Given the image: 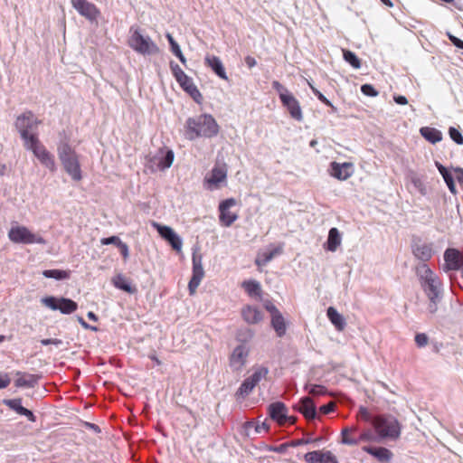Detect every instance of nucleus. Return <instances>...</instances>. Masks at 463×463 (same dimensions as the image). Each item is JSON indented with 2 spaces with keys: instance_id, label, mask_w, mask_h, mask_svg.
Listing matches in <instances>:
<instances>
[{
  "instance_id": "obj_1",
  "label": "nucleus",
  "mask_w": 463,
  "mask_h": 463,
  "mask_svg": "<svg viewBox=\"0 0 463 463\" xmlns=\"http://www.w3.org/2000/svg\"><path fill=\"white\" fill-rule=\"evenodd\" d=\"M219 132V126L210 114H202L189 118L185 123V137L189 140L198 137L210 138Z\"/></svg>"
},
{
  "instance_id": "obj_2",
  "label": "nucleus",
  "mask_w": 463,
  "mask_h": 463,
  "mask_svg": "<svg viewBox=\"0 0 463 463\" xmlns=\"http://www.w3.org/2000/svg\"><path fill=\"white\" fill-rule=\"evenodd\" d=\"M57 154L64 171L73 181H80L82 172L76 151L67 142H61L57 146Z\"/></svg>"
},
{
  "instance_id": "obj_3",
  "label": "nucleus",
  "mask_w": 463,
  "mask_h": 463,
  "mask_svg": "<svg viewBox=\"0 0 463 463\" xmlns=\"http://www.w3.org/2000/svg\"><path fill=\"white\" fill-rule=\"evenodd\" d=\"M372 424L380 439H397L401 435V424L392 415H380L373 419Z\"/></svg>"
},
{
  "instance_id": "obj_4",
  "label": "nucleus",
  "mask_w": 463,
  "mask_h": 463,
  "mask_svg": "<svg viewBox=\"0 0 463 463\" xmlns=\"http://www.w3.org/2000/svg\"><path fill=\"white\" fill-rule=\"evenodd\" d=\"M416 275L427 296H431L435 298L441 295V283L438 276L426 263H420L416 267Z\"/></svg>"
},
{
  "instance_id": "obj_5",
  "label": "nucleus",
  "mask_w": 463,
  "mask_h": 463,
  "mask_svg": "<svg viewBox=\"0 0 463 463\" xmlns=\"http://www.w3.org/2000/svg\"><path fill=\"white\" fill-rule=\"evenodd\" d=\"M40 121L34 117L31 111H26L20 115L15 121V127L18 129L24 146L39 139L37 135L33 131L36 129Z\"/></svg>"
},
{
  "instance_id": "obj_6",
  "label": "nucleus",
  "mask_w": 463,
  "mask_h": 463,
  "mask_svg": "<svg viewBox=\"0 0 463 463\" xmlns=\"http://www.w3.org/2000/svg\"><path fill=\"white\" fill-rule=\"evenodd\" d=\"M8 238L14 243L42 244L47 243L46 240L38 233H34L23 225L12 226L8 232Z\"/></svg>"
},
{
  "instance_id": "obj_7",
  "label": "nucleus",
  "mask_w": 463,
  "mask_h": 463,
  "mask_svg": "<svg viewBox=\"0 0 463 463\" xmlns=\"http://www.w3.org/2000/svg\"><path fill=\"white\" fill-rule=\"evenodd\" d=\"M228 165L223 161L217 160L213 169L205 175L203 185L207 190L213 191L221 188L227 183Z\"/></svg>"
},
{
  "instance_id": "obj_8",
  "label": "nucleus",
  "mask_w": 463,
  "mask_h": 463,
  "mask_svg": "<svg viewBox=\"0 0 463 463\" xmlns=\"http://www.w3.org/2000/svg\"><path fill=\"white\" fill-rule=\"evenodd\" d=\"M129 46L137 52L143 55H153L159 52L157 45L147 35H143L138 29H131Z\"/></svg>"
},
{
  "instance_id": "obj_9",
  "label": "nucleus",
  "mask_w": 463,
  "mask_h": 463,
  "mask_svg": "<svg viewBox=\"0 0 463 463\" xmlns=\"http://www.w3.org/2000/svg\"><path fill=\"white\" fill-rule=\"evenodd\" d=\"M27 150L33 152L41 165L46 167L50 172L54 173L57 170V165L54 156L40 142L39 139L24 146Z\"/></svg>"
},
{
  "instance_id": "obj_10",
  "label": "nucleus",
  "mask_w": 463,
  "mask_h": 463,
  "mask_svg": "<svg viewBox=\"0 0 463 463\" xmlns=\"http://www.w3.org/2000/svg\"><path fill=\"white\" fill-rule=\"evenodd\" d=\"M269 373V369L265 366H258L253 368V373L251 375L247 377L239 389L236 392V395L238 397L244 398L248 396L255 386L264 378H266Z\"/></svg>"
},
{
  "instance_id": "obj_11",
  "label": "nucleus",
  "mask_w": 463,
  "mask_h": 463,
  "mask_svg": "<svg viewBox=\"0 0 463 463\" xmlns=\"http://www.w3.org/2000/svg\"><path fill=\"white\" fill-rule=\"evenodd\" d=\"M175 158L173 150L159 149L157 153L152 156H148L147 167L152 171H164L169 168Z\"/></svg>"
},
{
  "instance_id": "obj_12",
  "label": "nucleus",
  "mask_w": 463,
  "mask_h": 463,
  "mask_svg": "<svg viewBox=\"0 0 463 463\" xmlns=\"http://www.w3.org/2000/svg\"><path fill=\"white\" fill-rule=\"evenodd\" d=\"M41 302L50 309L60 310L65 315L71 314L78 308L75 301L66 298L45 297L41 299Z\"/></svg>"
},
{
  "instance_id": "obj_13",
  "label": "nucleus",
  "mask_w": 463,
  "mask_h": 463,
  "mask_svg": "<svg viewBox=\"0 0 463 463\" xmlns=\"http://www.w3.org/2000/svg\"><path fill=\"white\" fill-rule=\"evenodd\" d=\"M192 262L193 274L188 283L190 294H194L196 291L202 279L204 277V270L203 268V256L197 250H194L193 251Z\"/></svg>"
},
{
  "instance_id": "obj_14",
  "label": "nucleus",
  "mask_w": 463,
  "mask_h": 463,
  "mask_svg": "<svg viewBox=\"0 0 463 463\" xmlns=\"http://www.w3.org/2000/svg\"><path fill=\"white\" fill-rule=\"evenodd\" d=\"M152 226L157 231L160 236L165 240L177 252L181 251L183 246L182 238L169 226L152 222Z\"/></svg>"
},
{
  "instance_id": "obj_15",
  "label": "nucleus",
  "mask_w": 463,
  "mask_h": 463,
  "mask_svg": "<svg viewBox=\"0 0 463 463\" xmlns=\"http://www.w3.org/2000/svg\"><path fill=\"white\" fill-rule=\"evenodd\" d=\"M249 348L245 345L236 346L230 356V366L233 371H241L246 364Z\"/></svg>"
},
{
  "instance_id": "obj_16",
  "label": "nucleus",
  "mask_w": 463,
  "mask_h": 463,
  "mask_svg": "<svg viewBox=\"0 0 463 463\" xmlns=\"http://www.w3.org/2000/svg\"><path fill=\"white\" fill-rule=\"evenodd\" d=\"M236 204V200L233 198H229L222 201L219 205L220 212V222L222 225L229 227L231 226L238 218L237 214L232 213L230 209Z\"/></svg>"
},
{
  "instance_id": "obj_17",
  "label": "nucleus",
  "mask_w": 463,
  "mask_h": 463,
  "mask_svg": "<svg viewBox=\"0 0 463 463\" xmlns=\"http://www.w3.org/2000/svg\"><path fill=\"white\" fill-rule=\"evenodd\" d=\"M445 269L458 270L463 266V256L456 249H448L444 253Z\"/></svg>"
},
{
  "instance_id": "obj_18",
  "label": "nucleus",
  "mask_w": 463,
  "mask_h": 463,
  "mask_svg": "<svg viewBox=\"0 0 463 463\" xmlns=\"http://www.w3.org/2000/svg\"><path fill=\"white\" fill-rule=\"evenodd\" d=\"M72 6L77 12L89 20H94L99 14L97 7L86 0H71Z\"/></svg>"
},
{
  "instance_id": "obj_19",
  "label": "nucleus",
  "mask_w": 463,
  "mask_h": 463,
  "mask_svg": "<svg viewBox=\"0 0 463 463\" xmlns=\"http://www.w3.org/2000/svg\"><path fill=\"white\" fill-rule=\"evenodd\" d=\"M307 463H338L335 456L331 451L315 450L307 452L304 456Z\"/></svg>"
},
{
  "instance_id": "obj_20",
  "label": "nucleus",
  "mask_w": 463,
  "mask_h": 463,
  "mask_svg": "<svg viewBox=\"0 0 463 463\" xmlns=\"http://www.w3.org/2000/svg\"><path fill=\"white\" fill-rule=\"evenodd\" d=\"M353 173V165L351 163L340 164L332 162L330 164V175L338 180L345 181L352 176Z\"/></svg>"
},
{
  "instance_id": "obj_21",
  "label": "nucleus",
  "mask_w": 463,
  "mask_h": 463,
  "mask_svg": "<svg viewBox=\"0 0 463 463\" xmlns=\"http://www.w3.org/2000/svg\"><path fill=\"white\" fill-rule=\"evenodd\" d=\"M176 81L179 83L180 87L194 99V101L200 102L202 95L191 77L185 74L182 78L177 79Z\"/></svg>"
},
{
  "instance_id": "obj_22",
  "label": "nucleus",
  "mask_w": 463,
  "mask_h": 463,
  "mask_svg": "<svg viewBox=\"0 0 463 463\" xmlns=\"http://www.w3.org/2000/svg\"><path fill=\"white\" fill-rule=\"evenodd\" d=\"M412 253L416 259L425 263L432 257L433 250L430 244L418 241L412 245Z\"/></svg>"
},
{
  "instance_id": "obj_23",
  "label": "nucleus",
  "mask_w": 463,
  "mask_h": 463,
  "mask_svg": "<svg viewBox=\"0 0 463 463\" xmlns=\"http://www.w3.org/2000/svg\"><path fill=\"white\" fill-rule=\"evenodd\" d=\"M281 102H282L283 106L287 108L290 116L294 119H296L298 121H302L303 115H302V110H301L299 102L292 94H290L287 98H284Z\"/></svg>"
},
{
  "instance_id": "obj_24",
  "label": "nucleus",
  "mask_w": 463,
  "mask_h": 463,
  "mask_svg": "<svg viewBox=\"0 0 463 463\" xmlns=\"http://www.w3.org/2000/svg\"><path fill=\"white\" fill-rule=\"evenodd\" d=\"M4 403L9 407L11 410L14 411L16 413L25 416L28 420L31 422L36 421V417L33 413L32 411L24 408L22 406V400L21 399H11V400H5Z\"/></svg>"
},
{
  "instance_id": "obj_25",
  "label": "nucleus",
  "mask_w": 463,
  "mask_h": 463,
  "mask_svg": "<svg viewBox=\"0 0 463 463\" xmlns=\"http://www.w3.org/2000/svg\"><path fill=\"white\" fill-rule=\"evenodd\" d=\"M269 412L271 419L277 420L280 424H283L288 420L287 408L285 404L280 402L271 403L269 407Z\"/></svg>"
},
{
  "instance_id": "obj_26",
  "label": "nucleus",
  "mask_w": 463,
  "mask_h": 463,
  "mask_svg": "<svg viewBox=\"0 0 463 463\" xmlns=\"http://www.w3.org/2000/svg\"><path fill=\"white\" fill-rule=\"evenodd\" d=\"M241 315L248 324H257L263 319L261 311L253 306H246L241 310Z\"/></svg>"
},
{
  "instance_id": "obj_27",
  "label": "nucleus",
  "mask_w": 463,
  "mask_h": 463,
  "mask_svg": "<svg viewBox=\"0 0 463 463\" xmlns=\"http://www.w3.org/2000/svg\"><path fill=\"white\" fill-rule=\"evenodd\" d=\"M205 63L214 71L221 79L227 80L228 77L221 59L214 55L205 57Z\"/></svg>"
},
{
  "instance_id": "obj_28",
  "label": "nucleus",
  "mask_w": 463,
  "mask_h": 463,
  "mask_svg": "<svg viewBox=\"0 0 463 463\" xmlns=\"http://www.w3.org/2000/svg\"><path fill=\"white\" fill-rule=\"evenodd\" d=\"M364 450L376 458L380 462H389L392 458V452L383 447H364Z\"/></svg>"
},
{
  "instance_id": "obj_29",
  "label": "nucleus",
  "mask_w": 463,
  "mask_h": 463,
  "mask_svg": "<svg viewBox=\"0 0 463 463\" xmlns=\"http://www.w3.org/2000/svg\"><path fill=\"white\" fill-rule=\"evenodd\" d=\"M298 411L307 420H313L316 418L317 411L313 401L309 397H304L298 403Z\"/></svg>"
},
{
  "instance_id": "obj_30",
  "label": "nucleus",
  "mask_w": 463,
  "mask_h": 463,
  "mask_svg": "<svg viewBox=\"0 0 463 463\" xmlns=\"http://www.w3.org/2000/svg\"><path fill=\"white\" fill-rule=\"evenodd\" d=\"M17 378L15 379L16 387L33 388L37 383L40 376L36 374L24 373L21 372L16 373Z\"/></svg>"
},
{
  "instance_id": "obj_31",
  "label": "nucleus",
  "mask_w": 463,
  "mask_h": 463,
  "mask_svg": "<svg viewBox=\"0 0 463 463\" xmlns=\"http://www.w3.org/2000/svg\"><path fill=\"white\" fill-rule=\"evenodd\" d=\"M326 315L337 330L342 331L345 327L346 323L344 317L335 307H329L326 310Z\"/></svg>"
},
{
  "instance_id": "obj_32",
  "label": "nucleus",
  "mask_w": 463,
  "mask_h": 463,
  "mask_svg": "<svg viewBox=\"0 0 463 463\" xmlns=\"http://www.w3.org/2000/svg\"><path fill=\"white\" fill-rule=\"evenodd\" d=\"M342 237L337 228H331L326 241V250L335 252L341 245Z\"/></svg>"
},
{
  "instance_id": "obj_33",
  "label": "nucleus",
  "mask_w": 463,
  "mask_h": 463,
  "mask_svg": "<svg viewBox=\"0 0 463 463\" xmlns=\"http://www.w3.org/2000/svg\"><path fill=\"white\" fill-rule=\"evenodd\" d=\"M282 252V247L278 246L271 250L260 253L255 260L256 265L265 266L267 265L275 256L279 255Z\"/></svg>"
},
{
  "instance_id": "obj_34",
  "label": "nucleus",
  "mask_w": 463,
  "mask_h": 463,
  "mask_svg": "<svg viewBox=\"0 0 463 463\" xmlns=\"http://www.w3.org/2000/svg\"><path fill=\"white\" fill-rule=\"evenodd\" d=\"M420 135L431 144H436L442 139V133L434 128L422 127L420 129Z\"/></svg>"
},
{
  "instance_id": "obj_35",
  "label": "nucleus",
  "mask_w": 463,
  "mask_h": 463,
  "mask_svg": "<svg viewBox=\"0 0 463 463\" xmlns=\"http://www.w3.org/2000/svg\"><path fill=\"white\" fill-rule=\"evenodd\" d=\"M113 284L117 288L130 294L137 291L136 288L132 287L129 280L122 274H118L113 279Z\"/></svg>"
},
{
  "instance_id": "obj_36",
  "label": "nucleus",
  "mask_w": 463,
  "mask_h": 463,
  "mask_svg": "<svg viewBox=\"0 0 463 463\" xmlns=\"http://www.w3.org/2000/svg\"><path fill=\"white\" fill-rule=\"evenodd\" d=\"M271 326L275 330L278 336L281 337L286 334V323L281 313L271 317Z\"/></svg>"
},
{
  "instance_id": "obj_37",
  "label": "nucleus",
  "mask_w": 463,
  "mask_h": 463,
  "mask_svg": "<svg viewBox=\"0 0 463 463\" xmlns=\"http://www.w3.org/2000/svg\"><path fill=\"white\" fill-rule=\"evenodd\" d=\"M242 288L250 297L260 298L261 287L260 282L256 280H246L242 282Z\"/></svg>"
},
{
  "instance_id": "obj_38",
  "label": "nucleus",
  "mask_w": 463,
  "mask_h": 463,
  "mask_svg": "<svg viewBox=\"0 0 463 463\" xmlns=\"http://www.w3.org/2000/svg\"><path fill=\"white\" fill-rule=\"evenodd\" d=\"M165 37H166V39H167V41H168V43L170 44L171 52L179 59V61L183 64H185L186 63V59L184 56L179 44L175 41V39L172 36V34L167 33Z\"/></svg>"
},
{
  "instance_id": "obj_39",
  "label": "nucleus",
  "mask_w": 463,
  "mask_h": 463,
  "mask_svg": "<svg viewBox=\"0 0 463 463\" xmlns=\"http://www.w3.org/2000/svg\"><path fill=\"white\" fill-rule=\"evenodd\" d=\"M43 275L48 279L62 280L70 278V271L61 269H45L43 271Z\"/></svg>"
},
{
  "instance_id": "obj_40",
  "label": "nucleus",
  "mask_w": 463,
  "mask_h": 463,
  "mask_svg": "<svg viewBox=\"0 0 463 463\" xmlns=\"http://www.w3.org/2000/svg\"><path fill=\"white\" fill-rule=\"evenodd\" d=\"M343 56L346 62H348L353 68L360 69L361 61L360 59L355 55L354 52L349 50H343Z\"/></svg>"
},
{
  "instance_id": "obj_41",
  "label": "nucleus",
  "mask_w": 463,
  "mask_h": 463,
  "mask_svg": "<svg viewBox=\"0 0 463 463\" xmlns=\"http://www.w3.org/2000/svg\"><path fill=\"white\" fill-rule=\"evenodd\" d=\"M356 431V428H345L342 430V442L347 445H357L356 438H349L347 435L349 433Z\"/></svg>"
},
{
  "instance_id": "obj_42",
  "label": "nucleus",
  "mask_w": 463,
  "mask_h": 463,
  "mask_svg": "<svg viewBox=\"0 0 463 463\" xmlns=\"http://www.w3.org/2000/svg\"><path fill=\"white\" fill-rule=\"evenodd\" d=\"M272 88L279 93L281 101L291 94L286 87L277 80L272 82Z\"/></svg>"
},
{
  "instance_id": "obj_43",
  "label": "nucleus",
  "mask_w": 463,
  "mask_h": 463,
  "mask_svg": "<svg viewBox=\"0 0 463 463\" xmlns=\"http://www.w3.org/2000/svg\"><path fill=\"white\" fill-rule=\"evenodd\" d=\"M312 92L317 96V98L323 102L325 105L330 107L333 112L336 111V108L331 103L329 99H327L324 94H322L318 90H317L312 84L308 83Z\"/></svg>"
},
{
  "instance_id": "obj_44",
  "label": "nucleus",
  "mask_w": 463,
  "mask_h": 463,
  "mask_svg": "<svg viewBox=\"0 0 463 463\" xmlns=\"http://www.w3.org/2000/svg\"><path fill=\"white\" fill-rule=\"evenodd\" d=\"M357 439V444L360 442H372L377 440V436H375L372 430H364L359 434Z\"/></svg>"
},
{
  "instance_id": "obj_45",
  "label": "nucleus",
  "mask_w": 463,
  "mask_h": 463,
  "mask_svg": "<svg viewBox=\"0 0 463 463\" xmlns=\"http://www.w3.org/2000/svg\"><path fill=\"white\" fill-rule=\"evenodd\" d=\"M441 175H442L446 184L448 185V188L449 189V191L453 194H457V190H456V185H455V183H454L453 175L449 172V170L446 171L445 173H443Z\"/></svg>"
},
{
  "instance_id": "obj_46",
  "label": "nucleus",
  "mask_w": 463,
  "mask_h": 463,
  "mask_svg": "<svg viewBox=\"0 0 463 463\" xmlns=\"http://www.w3.org/2000/svg\"><path fill=\"white\" fill-rule=\"evenodd\" d=\"M449 134L450 138L458 145H463V136L459 132L458 129H457L454 127H450L449 128Z\"/></svg>"
},
{
  "instance_id": "obj_47",
  "label": "nucleus",
  "mask_w": 463,
  "mask_h": 463,
  "mask_svg": "<svg viewBox=\"0 0 463 463\" xmlns=\"http://www.w3.org/2000/svg\"><path fill=\"white\" fill-rule=\"evenodd\" d=\"M430 299V303L428 306V312L431 315L435 314L438 309V303L441 298V295L439 297H436L435 298L431 296H427Z\"/></svg>"
},
{
  "instance_id": "obj_48",
  "label": "nucleus",
  "mask_w": 463,
  "mask_h": 463,
  "mask_svg": "<svg viewBox=\"0 0 463 463\" xmlns=\"http://www.w3.org/2000/svg\"><path fill=\"white\" fill-rule=\"evenodd\" d=\"M170 69L175 80L182 78L185 72L175 61H170Z\"/></svg>"
},
{
  "instance_id": "obj_49",
  "label": "nucleus",
  "mask_w": 463,
  "mask_h": 463,
  "mask_svg": "<svg viewBox=\"0 0 463 463\" xmlns=\"http://www.w3.org/2000/svg\"><path fill=\"white\" fill-rule=\"evenodd\" d=\"M361 91L363 94L369 97H376L378 95V91L370 84L362 85Z\"/></svg>"
},
{
  "instance_id": "obj_50",
  "label": "nucleus",
  "mask_w": 463,
  "mask_h": 463,
  "mask_svg": "<svg viewBox=\"0 0 463 463\" xmlns=\"http://www.w3.org/2000/svg\"><path fill=\"white\" fill-rule=\"evenodd\" d=\"M100 242L102 245L114 244L118 247L123 241L118 236H110L108 238H102Z\"/></svg>"
},
{
  "instance_id": "obj_51",
  "label": "nucleus",
  "mask_w": 463,
  "mask_h": 463,
  "mask_svg": "<svg viewBox=\"0 0 463 463\" xmlns=\"http://www.w3.org/2000/svg\"><path fill=\"white\" fill-rule=\"evenodd\" d=\"M429 337L424 333H419L415 335V343L418 347H424L427 345Z\"/></svg>"
},
{
  "instance_id": "obj_52",
  "label": "nucleus",
  "mask_w": 463,
  "mask_h": 463,
  "mask_svg": "<svg viewBox=\"0 0 463 463\" xmlns=\"http://www.w3.org/2000/svg\"><path fill=\"white\" fill-rule=\"evenodd\" d=\"M411 181L421 194H424V185L420 177H418L417 175H412Z\"/></svg>"
},
{
  "instance_id": "obj_53",
  "label": "nucleus",
  "mask_w": 463,
  "mask_h": 463,
  "mask_svg": "<svg viewBox=\"0 0 463 463\" xmlns=\"http://www.w3.org/2000/svg\"><path fill=\"white\" fill-rule=\"evenodd\" d=\"M41 344L43 345H53L59 346V345H62V341L58 338H47V339L41 340Z\"/></svg>"
},
{
  "instance_id": "obj_54",
  "label": "nucleus",
  "mask_w": 463,
  "mask_h": 463,
  "mask_svg": "<svg viewBox=\"0 0 463 463\" xmlns=\"http://www.w3.org/2000/svg\"><path fill=\"white\" fill-rule=\"evenodd\" d=\"M335 409V403L333 402H330L326 404H324L322 405L320 408H319V411L321 413L323 414H328L330 413L331 411H333Z\"/></svg>"
},
{
  "instance_id": "obj_55",
  "label": "nucleus",
  "mask_w": 463,
  "mask_h": 463,
  "mask_svg": "<svg viewBox=\"0 0 463 463\" xmlns=\"http://www.w3.org/2000/svg\"><path fill=\"white\" fill-rule=\"evenodd\" d=\"M309 392L313 395L324 394L326 393V388L322 385H313Z\"/></svg>"
},
{
  "instance_id": "obj_56",
  "label": "nucleus",
  "mask_w": 463,
  "mask_h": 463,
  "mask_svg": "<svg viewBox=\"0 0 463 463\" xmlns=\"http://www.w3.org/2000/svg\"><path fill=\"white\" fill-rule=\"evenodd\" d=\"M448 36L451 43L458 48L463 50V41L458 39V37L452 35L451 33H448Z\"/></svg>"
},
{
  "instance_id": "obj_57",
  "label": "nucleus",
  "mask_w": 463,
  "mask_h": 463,
  "mask_svg": "<svg viewBox=\"0 0 463 463\" xmlns=\"http://www.w3.org/2000/svg\"><path fill=\"white\" fill-rule=\"evenodd\" d=\"M265 308L270 313L271 315V317L279 313H280V311L269 301H268L266 304H265Z\"/></svg>"
},
{
  "instance_id": "obj_58",
  "label": "nucleus",
  "mask_w": 463,
  "mask_h": 463,
  "mask_svg": "<svg viewBox=\"0 0 463 463\" xmlns=\"http://www.w3.org/2000/svg\"><path fill=\"white\" fill-rule=\"evenodd\" d=\"M118 248L120 250L121 255L123 256L124 260H127L128 258V256H129L128 246L125 242H122L118 246Z\"/></svg>"
},
{
  "instance_id": "obj_59",
  "label": "nucleus",
  "mask_w": 463,
  "mask_h": 463,
  "mask_svg": "<svg viewBox=\"0 0 463 463\" xmlns=\"http://www.w3.org/2000/svg\"><path fill=\"white\" fill-rule=\"evenodd\" d=\"M10 383H11V380L7 374L1 375L0 376V390L6 388L10 384Z\"/></svg>"
},
{
  "instance_id": "obj_60",
  "label": "nucleus",
  "mask_w": 463,
  "mask_h": 463,
  "mask_svg": "<svg viewBox=\"0 0 463 463\" xmlns=\"http://www.w3.org/2000/svg\"><path fill=\"white\" fill-rule=\"evenodd\" d=\"M455 172V177L457 181L463 185V168L457 167L454 169Z\"/></svg>"
},
{
  "instance_id": "obj_61",
  "label": "nucleus",
  "mask_w": 463,
  "mask_h": 463,
  "mask_svg": "<svg viewBox=\"0 0 463 463\" xmlns=\"http://www.w3.org/2000/svg\"><path fill=\"white\" fill-rule=\"evenodd\" d=\"M245 63L250 69H251L256 66L257 61L254 57L249 55L245 57Z\"/></svg>"
},
{
  "instance_id": "obj_62",
  "label": "nucleus",
  "mask_w": 463,
  "mask_h": 463,
  "mask_svg": "<svg viewBox=\"0 0 463 463\" xmlns=\"http://www.w3.org/2000/svg\"><path fill=\"white\" fill-rule=\"evenodd\" d=\"M78 321L81 325V326L86 328V329H90V330H93V331H97L98 330V328L96 326H91L88 323H86V321L82 317H78Z\"/></svg>"
},
{
  "instance_id": "obj_63",
  "label": "nucleus",
  "mask_w": 463,
  "mask_h": 463,
  "mask_svg": "<svg viewBox=\"0 0 463 463\" xmlns=\"http://www.w3.org/2000/svg\"><path fill=\"white\" fill-rule=\"evenodd\" d=\"M393 99L399 105H406L408 103V99L405 96H394Z\"/></svg>"
},
{
  "instance_id": "obj_64",
  "label": "nucleus",
  "mask_w": 463,
  "mask_h": 463,
  "mask_svg": "<svg viewBox=\"0 0 463 463\" xmlns=\"http://www.w3.org/2000/svg\"><path fill=\"white\" fill-rule=\"evenodd\" d=\"M359 413H360L361 417L363 419H364L365 420H370V413L365 407H361L359 410Z\"/></svg>"
}]
</instances>
